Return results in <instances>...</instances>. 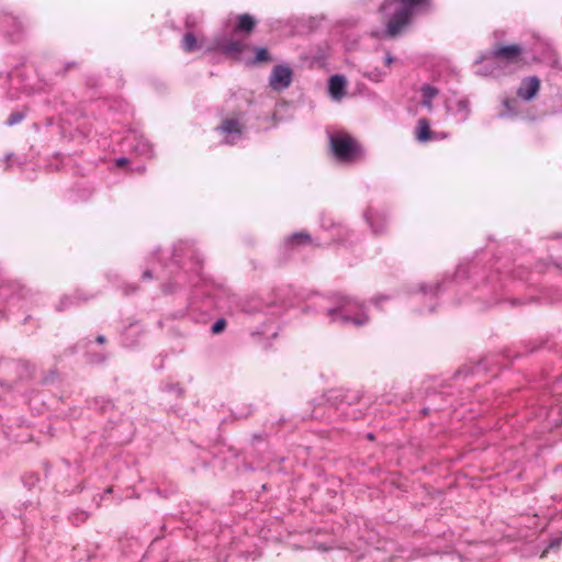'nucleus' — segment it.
Returning <instances> with one entry per match:
<instances>
[{"mask_svg": "<svg viewBox=\"0 0 562 562\" xmlns=\"http://www.w3.org/2000/svg\"><path fill=\"white\" fill-rule=\"evenodd\" d=\"M394 3L400 7L394 10L386 22V33L390 37L397 36L409 23L414 13L418 9H427L430 0H386L380 8L381 12H385Z\"/></svg>", "mask_w": 562, "mask_h": 562, "instance_id": "f257e3e1", "label": "nucleus"}, {"mask_svg": "<svg viewBox=\"0 0 562 562\" xmlns=\"http://www.w3.org/2000/svg\"><path fill=\"white\" fill-rule=\"evenodd\" d=\"M330 147L336 159L341 162H350L361 156L359 143L347 133L331 135Z\"/></svg>", "mask_w": 562, "mask_h": 562, "instance_id": "f03ea898", "label": "nucleus"}, {"mask_svg": "<svg viewBox=\"0 0 562 562\" xmlns=\"http://www.w3.org/2000/svg\"><path fill=\"white\" fill-rule=\"evenodd\" d=\"M493 58L502 65H519L524 61V49L518 44L499 45L493 53Z\"/></svg>", "mask_w": 562, "mask_h": 562, "instance_id": "7ed1b4c3", "label": "nucleus"}, {"mask_svg": "<svg viewBox=\"0 0 562 562\" xmlns=\"http://www.w3.org/2000/svg\"><path fill=\"white\" fill-rule=\"evenodd\" d=\"M293 71L286 66H276L270 75V87L273 90L281 91L288 88L292 82Z\"/></svg>", "mask_w": 562, "mask_h": 562, "instance_id": "20e7f679", "label": "nucleus"}, {"mask_svg": "<svg viewBox=\"0 0 562 562\" xmlns=\"http://www.w3.org/2000/svg\"><path fill=\"white\" fill-rule=\"evenodd\" d=\"M540 90V80L537 77H528L521 81L517 95L526 101L533 99Z\"/></svg>", "mask_w": 562, "mask_h": 562, "instance_id": "39448f33", "label": "nucleus"}, {"mask_svg": "<svg viewBox=\"0 0 562 562\" xmlns=\"http://www.w3.org/2000/svg\"><path fill=\"white\" fill-rule=\"evenodd\" d=\"M217 47L228 56H238L245 49V44L241 41L224 37L218 41Z\"/></svg>", "mask_w": 562, "mask_h": 562, "instance_id": "423d86ee", "label": "nucleus"}, {"mask_svg": "<svg viewBox=\"0 0 562 562\" xmlns=\"http://www.w3.org/2000/svg\"><path fill=\"white\" fill-rule=\"evenodd\" d=\"M256 26V20L249 13H244L237 16L236 25L233 30L234 33H244L246 36L251 34Z\"/></svg>", "mask_w": 562, "mask_h": 562, "instance_id": "0eeeda50", "label": "nucleus"}, {"mask_svg": "<svg viewBox=\"0 0 562 562\" xmlns=\"http://www.w3.org/2000/svg\"><path fill=\"white\" fill-rule=\"evenodd\" d=\"M217 130L221 133L226 134L227 136H231V135L240 136L243 133V130H244V125L237 119L227 117L222 121V123L217 127Z\"/></svg>", "mask_w": 562, "mask_h": 562, "instance_id": "6e6552de", "label": "nucleus"}, {"mask_svg": "<svg viewBox=\"0 0 562 562\" xmlns=\"http://www.w3.org/2000/svg\"><path fill=\"white\" fill-rule=\"evenodd\" d=\"M285 244L290 248H296L300 246L313 244V238L306 231H301L288 236Z\"/></svg>", "mask_w": 562, "mask_h": 562, "instance_id": "1a4fd4ad", "label": "nucleus"}, {"mask_svg": "<svg viewBox=\"0 0 562 562\" xmlns=\"http://www.w3.org/2000/svg\"><path fill=\"white\" fill-rule=\"evenodd\" d=\"M328 88L330 95L336 100H340L346 88V79L339 75L331 76Z\"/></svg>", "mask_w": 562, "mask_h": 562, "instance_id": "9d476101", "label": "nucleus"}, {"mask_svg": "<svg viewBox=\"0 0 562 562\" xmlns=\"http://www.w3.org/2000/svg\"><path fill=\"white\" fill-rule=\"evenodd\" d=\"M432 132L430 130L429 120L426 117H422L417 121L415 136L419 142H428L431 139Z\"/></svg>", "mask_w": 562, "mask_h": 562, "instance_id": "9b49d317", "label": "nucleus"}, {"mask_svg": "<svg viewBox=\"0 0 562 562\" xmlns=\"http://www.w3.org/2000/svg\"><path fill=\"white\" fill-rule=\"evenodd\" d=\"M422 91V104L426 106L429 111L432 110V100L438 95L439 91L437 88L424 85L420 88Z\"/></svg>", "mask_w": 562, "mask_h": 562, "instance_id": "f8f14e48", "label": "nucleus"}, {"mask_svg": "<svg viewBox=\"0 0 562 562\" xmlns=\"http://www.w3.org/2000/svg\"><path fill=\"white\" fill-rule=\"evenodd\" d=\"M202 43H203V38L200 40V44H199V40L196 38V36L193 33L188 32L183 35L182 48L187 53H192L195 49H198Z\"/></svg>", "mask_w": 562, "mask_h": 562, "instance_id": "ddd939ff", "label": "nucleus"}, {"mask_svg": "<svg viewBox=\"0 0 562 562\" xmlns=\"http://www.w3.org/2000/svg\"><path fill=\"white\" fill-rule=\"evenodd\" d=\"M503 105L505 108V111L501 113L502 116H504L506 114H514V113H516L517 102H516L515 99H505L503 101Z\"/></svg>", "mask_w": 562, "mask_h": 562, "instance_id": "4468645a", "label": "nucleus"}, {"mask_svg": "<svg viewBox=\"0 0 562 562\" xmlns=\"http://www.w3.org/2000/svg\"><path fill=\"white\" fill-rule=\"evenodd\" d=\"M269 60H270V54L267 48H263V47L256 48V56H255L256 63H267Z\"/></svg>", "mask_w": 562, "mask_h": 562, "instance_id": "2eb2a0df", "label": "nucleus"}, {"mask_svg": "<svg viewBox=\"0 0 562 562\" xmlns=\"http://www.w3.org/2000/svg\"><path fill=\"white\" fill-rule=\"evenodd\" d=\"M226 325H227L226 321H225L224 318H220V319H217V321L212 325L211 330H212V333H213V334H215V335H216V334H220V333H222V331L226 328Z\"/></svg>", "mask_w": 562, "mask_h": 562, "instance_id": "dca6fc26", "label": "nucleus"}, {"mask_svg": "<svg viewBox=\"0 0 562 562\" xmlns=\"http://www.w3.org/2000/svg\"><path fill=\"white\" fill-rule=\"evenodd\" d=\"M23 117H24V116H23V114H22V113H20V112H13V113H11V114H10V116H9V119H8V121H7V123H8L9 125H14V124L20 123V122L23 120Z\"/></svg>", "mask_w": 562, "mask_h": 562, "instance_id": "f3484780", "label": "nucleus"}, {"mask_svg": "<svg viewBox=\"0 0 562 562\" xmlns=\"http://www.w3.org/2000/svg\"><path fill=\"white\" fill-rule=\"evenodd\" d=\"M358 326L363 325L367 322V317L360 316L352 319Z\"/></svg>", "mask_w": 562, "mask_h": 562, "instance_id": "a211bd4d", "label": "nucleus"}, {"mask_svg": "<svg viewBox=\"0 0 562 562\" xmlns=\"http://www.w3.org/2000/svg\"><path fill=\"white\" fill-rule=\"evenodd\" d=\"M127 164H128V160H127L126 158H119V159L116 160V166H119V167H124V166H126Z\"/></svg>", "mask_w": 562, "mask_h": 562, "instance_id": "6ab92c4d", "label": "nucleus"}, {"mask_svg": "<svg viewBox=\"0 0 562 562\" xmlns=\"http://www.w3.org/2000/svg\"><path fill=\"white\" fill-rule=\"evenodd\" d=\"M143 278L144 279H151L153 278L151 271L150 270L144 271Z\"/></svg>", "mask_w": 562, "mask_h": 562, "instance_id": "aec40b11", "label": "nucleus"}, {"mask_svg": "<svg viewBox=\"0 0 562 562\" xmlns=\"http://www.w3.org/2000/svg\"><path fill=\"white\" fill-rule=\"evenodd\" d=\"M392 61H393L392 56H391L390 54H387V55H386V57H385V64H386L387 66H390V65L392 64Z\"/></svg>", "mask_w": 562, "mask_h": 562, "instance_id": "412c9836", "label": "nucleus"}, {"mask_svg": "<svg viewBox=\"0 0 562 562\" xmlns=\"http://www.w3.org/2000/svg\"><path fill=\"white\" fill-rule=\"evenodd\" d=\"M97 341H98V342H100V344H103V342L105 341L104 336H101V335H100V336H98V337H97Z\"/></svg>", "mask_w": 562, "mask_h": 562, "instance_id": "4be33fe9", "label": "nucleus"}, {"mask_svg": "<svg viewBox=\"0 0 562 562\" xmlns=\"http://www.w3.org/2000/svg\"><path fill=\"white\" fill-rule=\"evenodd\" d=\"M559 543H560V541H559V540H555V541H553L552 543H550V547H549V548L559 547Z\"/></svg>", "mask_w": 562, "mask_h": 562, "instance_id": "5701e85b", "label": "nucleus"}, {"mask_svg": "<svg viewBox=\"0 0 562 562\" xmlns=\"http://www.w3.org/2000/svg\"><path fill=\"white\" fill-rule=\"evenodd\" d=\"M226 143H227V144H233V143H234V139H229V138H227V139H226Z\"/></svg>", "mask_w": 562, "mask_h": 562, "instance_id": "b1692460", "label": "nucleus"}]
</instances>
